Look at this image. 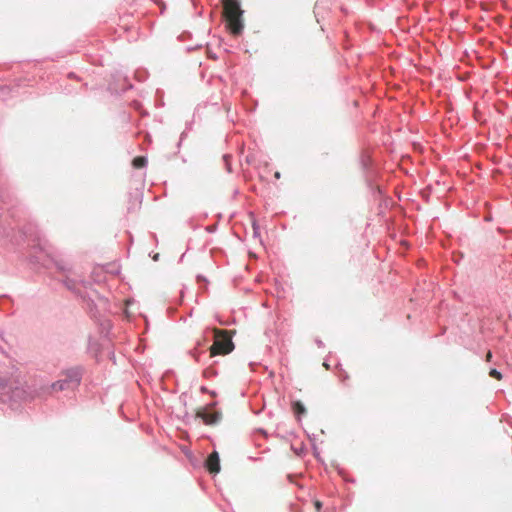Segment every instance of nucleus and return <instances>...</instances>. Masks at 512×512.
Segmentation results:
<instances>
[{
  "mask_svg": "<svg viewBox=\"0 0 512 512\" xmlns=\"http://www.w3.org/2000/svg\"><path fill=\"white\" fill-rule=\"evenodd\" d=\"M223 17L226 27L231 34L238 36L241 34L244 25L242 20L243 11L238 0H222Z\"/></svg>",
  "mask_w": 512,
  "mask_h": 512,
  "instance_id": "nucleus-1",
  "label": "nucleus"
},
{
  "mask_svg": "<svg viewBox=\"0 0 512 512\" xmlns=\"http://www.w3.org/2000/svg\"><path fill=\"white\" fill-rule=\"evenodd\" d=\"M214 332V343L210 347V355L215 356L217 354L226 355L233 351L234 343L232 342V336L229 331L221 330L218 328L213 329Z\"/></svg>",
  "mask_w": 512,
  "mask_h": 512,
  "instance_id": "nucleus-2",
  "label": "nucleus"
},
{
  "mask_svg": "<svg viewBox=\"0 0 512 512\" xmlns=\"http://www.w3.org/2000/svg\"><path fill=\"white\" fill-rule=\"evenodd\" d=\"M215 404L216 403H212L211 405L201 408V409L197 410V412H196V416L201 418L206 425L217 424L222 418L221 412H218V411L211 412L210 411L211 408L213 406H215Z\"/></svg>",
  "mask_w": 512,
  "mask_h": 512,
  "instance_id": "nucleus-3",
  "label": "nucleus"
},
{
  "mask_svg": "<svg viewBox=\"0 0 512 512\" xmlns=\"http://www.w3.org/2000/svg\"><path fill=\"white\" fill-rule=\"evenodd\" d=\"M206 468L212 474H216L220 471V459L216 451L212 452L206 460Z\"/></svg>",
  "mask_w": 512,
  "mask_h": 512,
  "instance_id": "nucleus-4",
  "label": "nucleus"
},
{
  "mask_svg": "<svg viewBox=\"0 0 512 512\" xmlns=\"http://www.w3.org/2000/svg\"><path fill=\"white\" fill-rule=\"evenodd\" d=\"M12 392L13 395H20L21 392H23V386H0V397H2L6 393Z\"/></svg>",
  "mask_w": 512,
  "mask_h": 512,
  "instance_id": "nucleus-5",
  "label": "nucleus"
},
{
  "mask_svg": "<svg viewBox=\"0 0 512 512\" xmlns=\"http://www.w3.org/2000/svg\"><path fill=\"white\" fill-rule=\"evenodd\" d=\"M291 408H292L294 415L297 418H299L301 415L306 414V409H305L304 405L302 404V402L299 400L292 401Z\"/></svg>",
  "mask_w": 512,
  "mask_h": 512,
  "instance_id": "nucleus-6",
  "label": "nucleus"
},
{
  "mask_svg": "<svg viewBox=\"0 0 512 512\" xmlns=\"http://www.w3.org/2000/svg\"><path fill=\"white\" fill-rule=\"evenodd\" d=\"M68 379L65 381L69 382H80L81 381V371L79 369H71L68 371Z\"/></svg>",
  "mask_w": 512,
  "mask_h": 512,
  "instance_id": "nucleus-7",
  "label": "nucleus"
},
{
  "mask_svg": "<svg viewBox=\"0 0 512 512\" xmlns=\"http://www.w3.org/2000/svg\"><path fill=\"white\" fill-rule=\"evenodd\" d=\"M146 164H147V160L145 157H142V156L135 157L132 161V165L136 169H141L144 166H146Z\"/></svg>",
  "mask_w": 512,
  "mask_h": 512,
  "instance_id": "nucleus-8",
  "label": "nucleus"
},
{
  "mask_svg": "<svg viewBox=\"0 0 512 512\" xmlns=\"http://www.w3.org/2000/svg\"><path fill=\"white\" fill-rule=\"evenodd\" d=\"M489 375L498 381H500L502 379L501 373L496 369H491L489 372Z\"/></svg>",
  "mask_w": 512,
  "mask_h": 512,
  "instance_id": "nucleus-9",
  "label": "nucleus"
},
{
  "mask_svg": "<svg viewBox=\"0 0 512 512\" xmlns=\"http://www.w3.org/2000/svg\"><path fill=\"white\" fill-rule=\"evenodd\" d=\"M314 506L316 508L317 511H320L321 507H322V503L319 501V500H316L314 502Z\"/></svg>",
  "mask_w": 512,
  "mask_h": 512,
  "instance_id": "nucleus-10",
  "label": "nucleus"
},
{
  "mask_svg": "<svg viewBox=\"0 0 512 512\" xmlns=\"http://www.w3.org/2000/svg\"><path fill=\"white\" fill-rule=\"evenodd\" d=\"M491 358H492V353L489 351V352L487 353V355H486V360H487V361H490V360H491Z\"/></svg>",
  "mask_w": 512,
  "mask_h": 512,
  "instance_id": "nucleus-11",
  "label": "nucleus"
},
{
  "mask_svg": "<svg viewBox=\"0 0 512 512\" xmlns=\"http://www.w3.org/2000/svg\"><path fill=\"white\" fill-rule=\"evenodd\" d=\"M275 177H276V178H279V177H280V173H279V172H276V173H275Z\"/></svg>",
  "mask_w": 512,
  "mask_h": 512,
  "instance_id": "nucleus-12",
  "label": "nucleus"
},
{
  "mask_svg": "<svg viewBox=\"0 0 512 512\" xmlns=\"http://www.w3.org/2000/svg\"><path fill=\"white\" fill-rule=\"evenodd\" d=\"M202 392H206V388L205 387H202Z\"/></svg>",
  "mask_w": 512,
  "mask_h": 512,
  "instance_id": "nucleus-13",
  "label": "nucleus"
}]
</instances>
